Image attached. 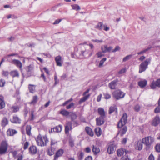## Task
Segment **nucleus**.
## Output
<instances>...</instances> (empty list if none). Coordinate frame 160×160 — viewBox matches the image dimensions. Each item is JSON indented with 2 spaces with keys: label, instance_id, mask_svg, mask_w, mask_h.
I'll return each mask as SVG.
<instances>
[{
  "label": "nucleus",
  "instance_id": "nucleus-43",
  "mask_svg": "<svg viewBox=\"0 0 160 160\" xmlns=\"http://www.w3.org/2000/svg\"><path fill=\"white\" fill-rule=\"evenodd\" d=\"M33 69V67L32 65H30L27 67L26 68V70L28 72H30Z\"/></svg>",
  "mask_w": 160,
  "mask_h": 160
},
{
  "label": "nucleus",
  "instance_id": "nucleus-48",
  "mask_svg": "<svg viewBox=\"0 0 160 160\" xmlns=\"http://www.w3.org/2000/svg\"><path fill=\"white\" fill-rule=\"evenodd\" d=\"M84 157V153L82 152H80L78 156V158L79 160H82Z\"/></svg>",
  "mask_w": 160,
  "mask_h": 160
},
{
  "label": "nucleus",
  "instance_id": "nucleus-10",
  "mask_svg": "<svg viewBox=\"0 0 160 160\" xmlns=\"http://www.w3.org/2000/svg\"><path fill=\"white\" fill-rule=\"evenodd\" d=\"M64 152L63 150L62 149L58 150L54 156V160H57L58 157L62 156Z\"/></svg>",
  "mask_w": 160,
  "mask_h": 160
},
{
  "label": "nucleus",
  "instance_id": "nucleus-27",
  "mask_svg": "<svg viewBox=\"0 0 160 160\" xmlns=\"http://www.w3.org/2000/svg\"><path fill=\"white\" fill-rule=\"evenodd\" d=\"M85 130L87 133L91 136L93 135V132L91 129L89 127H87L85 128Z\"/></svg>",
  "mask_w": 160,
  "mask_h": 160
},
{
  "label": "nucleus",
  "instance_id": "nucleus-54",
  "mask_svg": "<svg viewBox=\"0 0 160 160\" xmlns=\"http://www.w3.org/2000/svg\"><path fill=\"white\" fill-rule=\"evenodd\" d=\"M29 146V142H26L23 144V149L24 150L27 149Z\"/></svg>",
  "mask_w": 160,
  "mask_h": 160
},
{
  "label": "nucleus",
  "instance_id": "nucleus-26",
  "mask_svg": "<svg viewBox=\"0 0 160 160\" xmlns=\"http://www.w3.org/2000/svg\"><path fill=\"white\" fill-rule=\"evenodd\" d=\"M95 132L97 136H99L102 133V130L99 127L96 128L95 129Z\"/></svg>",
  "mask_w": 160,
  "mask_h": 160
},
{
  "label": "nucleus",
  "instance_id": "nucleus-9",
  "mask_svg": "<svg viewBox=\"0 0 160 160\" xmlns=\"http://www.w3.org/2000/svg\"><path fill=\"white\" fill-rule=\"evenodd\" d=\"M11 63L19 68L21 71L22 70V64L20 61L16 59H13L12 60Z\"/></svg>",
  "mask_w": 160,
  "mask_h": 160
},
{
  "label": "nucleus",
  "instance_id": "nucleus-41",
  "mask_svg": "<svg viewBox=\"0 0 160 160\" xmlns=\"http://www.w3.org/2000/svg\"><path fill=\"white\" fill-rule=\"evenodd\" d=\"M155 149L156 151L157 152H160V143H157L155 147Z\"/></svg>",
  "mask_w": 160,
  "mask_h": 160
},
{
  "label": "nucleus",
  "instance_id": "nucleus-30",
  "mask_svg": "<svg viewBox=\"0 0 160 160\" xmlns=\"http://www.w3.org/2000/svg\"><path fill=\"white\" fill-rule=\"evenodd\" d=\"M124 149L121 148L118 149L117 151V155L118 157H121L124 154Z\"/></svg>",
  "mask_w": 160,
  "mask_h": 160
},
{
  "label": "nucleus",
  "instance_id": "nucleus-1",
  "mask_svg": "<svg viewBox=\"0 0 160 160\" xmlns=\"http://www.w3.org/2000/svg\"><path fill=\"white\" fill-rule=\"evenodd\" d=\"M154 141V138L151 136L146 137L142 138V143L145 146V148L146 150H148L150 149L152 144Z\"/></svg>",
  "mask_w": 160,
  "mask_h": 160
},
{
  "label": "nucleus",
  "instance_id": "nucleus-61",
  "mask_svg": "<svg viewBox=\"0 0 160 160\" xmlns=\"http://www.w3.org/2000/svg\"><path fill=\"white\" fill-rule=\"evenodd\" d=\"M126 69L124 68L121 69L120 71L118 72V73L119 74H122L126 72Z\"/></svg>",
  "mask_w": 160,
  "mask_h": 160
},
{
  "label": "nucleus",
  "instance_id": "nucleus-23",
  "mask_svg": "<svg viewBox=\"0 0 160 160\" xmlns=\"http://www.w3.org/2000/svg\"><path fill=\"white\" fill-rule=\"evenodd\" d=\"M118 82L117 80H114L110 83L108 85L109 87L112 89H115L116 84Z\"/></svg>",
  "mask_w": 160,
  "mask_h": 160
},
{
  "label": "nucleus",
  "instance_id": "nucleus-34",
  "mask_svg": "<svg viewBox=\"0 0 160 160\" xmlns=\"http://www.w3.org/2000/svg\"><path fill=\"white\" fill-rule=\"evenodd\" d=\"M19 107L17 105L13 106L11 108V110L13 112H16L19 111Z\"/></svg>",
  "mask_w": 160,
  "mask_h": 160
},
{
  "label": "nucleus",
  "instance_id": "nucleus-45",
  "mask_svg": "<svg viewBox=\"0 0 160 160\" xmlns=\"http://www.w3.org/2000/svg\"><path fill=\"white\" fill-rule=\"evenodd\" d=\"M54 153L53 150L52 148L48 149V154L50 156L53 155Z\"/></svg>",
  "mask_w": 160,
  "mask_h": 160
},
{
  "label": "nucleus",
  "instance_id": "nucleus-19",
  "mask_svg": "<svg viewBox=\"0 0 160 160\" xmlns=\"http://www.w3.org/2000/svg\"><path fill=\"white\" fill-rule=\"evenodd\" d=\"M29 150V153L31 154H34L37 152V148L34 146H30Z\"/></svg>",
  "mask_w": 160,
  "mask_h": 160
},
{
  "label": "nucleus",
  "instance_id": "nucleus-4",
  "mask_svg": "<svg viewBox=\"0 0 160 160\" xmlns=\"http://www.w3.org/2000/svg\"><path fill=\"white\" fill-rule=\"evenodd\" d=\"M8 147V144L5 141H3L0 145V154H5L7 152Z\"/></svg>",
  "mask_w": 160,
  "mask_h": 160
},
{
  "label": "nucleus",
  "instance_id": "nucleus-15",
  "mask_svg": "<svg viewBox=\"0 0 160 160\" xmlns=\"http://www.w3.org/2000/svg\"><path fill=\"white\" fill-rule=\"evenodd\" d=\"M160 122V118L158 116H156L153 119L152 122V125L154 126H157Z\"/></svg>",
  "mask_w": 160,
  "mask_h": 160
},
{
  "label": "nucleus",
  "instance_id": "nucleus-31",
  "mask_svg": "<svg viewBox=\"0 0 160 160\" xmlns=\"http://www.w3.org/2000/svg\"><path fill=\"white\" fill-rule=\"evenodd\" d=\"M10 75L13 77H18L19 74L18 72L16 70H13L10 72Z\"/></svg>",
  "mask_w": 160,
  "mask_h": 160
},
{
  "label": "nucleus",
  "instance_id": "nucleus-53",
  "mask_svg": "<svg viewBox=\"0 0 160 160\" xmlns=\"http://www.w3.org/2000/svg\"><path fill=\"white\" fill-rule=\"evenodd\" d=\"M69 145L72 147L74 146V141L72 139H70L69 140Z\"/></svg>",
  "mask_w": 160,
  "mask_h": 160
},
{
  "label": "nucleus",
  "instance_id": "nucleus-44",
  "mask_svg": "<svg viewBox=\"0 0 160 160\" xmlns=\"http://www.w3.org/2000/svg\"><path fill=\"white\" fill-rule=\"evenodd\" d=\"M11 153L12 154L13 157L14 158H16L18 157L17 155L18 152L16 150L12 151L11 152Z\"/></svg>",
  "mask_w": 160,
  "mask_h": 160
},
{
  "label": "nucleus",
  "instance_id": "nucleus-63",
  "mask_svg": "<svg viewBox=\"0 0 160 160\" xmlns=\"http://www.w3.org/2000/svg\"><path fill=\"white\" fill-rule=\"evenodd\" d=\"M102 97V94H100L98 96V97H97V101L98 102H100L101 100Z\"/></svg>",
  "mask_w": 160,
  "mask_h": 160
},
{
  "label": "nucleus",
  "instance_id": "nucleus-60",
  "mask_svg": "<svg viewBox=\"0 0 160 160\" xmlns=\"http://www.w3.org/2000/svg\"><path fill=\"white\" fill-rule=\"evenodd\" d=\"M120 50V47L117 46H116L115 48L112 50V52H115L117 51H118Z\"/></svg>",
  "mask_w": 160,
  "mask_h": 160
},
{
  "label": "nucleus",
  "instance_id": "nucleus-25",
  "mask_svg": "<svg viewBox=\"0 0 160 160\" xmlns=\"http://www.w3.org/2000/svg\"><path fill=\"white\" fill-rule=\"evenodd\" d=\"M115 111L116 113L117 112V109L115 105H113L110 107L109 108V113L111 114L114 112Z\"/></svg>",
  "mask_w": 160,
  "mask_h": 160
},
{
  "label": "nucleus",
  "instance_id": "nucleus-7",
  "mask_svg": "<svg viewBox=\"0 0 160 160\" xmlns=\"http://www.w3.org/2000/svg\"><path fill=\"white\" fill-rule=\"evenodd\" d=\"M72 129V124L70 122H67L65 126V132L67 135L69 134V131Z\"/></svg>",
  "mask_w": 160,
  "mask_h": 160
},
{
  "label": "nucleus",
  "instance_id": "nucleus-16",
  "mask_svg": "<svg viewBox=\"0 0 160 160\" xmlns=\"http://www.w3.org/2000/svg\"><path fill=\"white\" fill-rule=\"evenodd\" d=\"M55 60L57 66L60 67L62 66V57L60 56L59 55L56 57L55 58Z\"/></svg>",
  "mask_w": 160,
  "mask_h": 160
},
{
  "label": "nucleus",
  "instance_id": "nucleus-5",
  "mask_svg": "<svg viewBox=\"0 0 160 160\" xmlns=\"http://www.w3.org/2000/svg\"><path fill=\"white\" fill-rule=\"evenodd\" d=\"M113 97L117 100L123 98L124 97L125 93L120 90L115 91L112 93Z\"/></svg>",
  "mask_w": 160,
  "mask_h": 160
},
{
  "label": "nucleus",
  "instance_id": "nucleus-59",
  "mask_svg": "<svg viewBox=\"0 0 160 160\" xmlns=\"http://www.w3.org/2000/svg\"><path fill=\"white\" fill-rule=\"evenodd\" d=\"M148 159V160H154V157L152 153L150 154Z\"/></svg>",
  "mask_w": 160,
  "mask_h": 160
},
{
  "label": "nucleus",
  "instance_id": "nucleus-50",
  "mask_svg": "<svg viewBox=\"0 0 160 160\" xmlns=\"http://www.w3.org/2000/svg\"><path fill=\"white\" fill-rule=\"evenodd\" d=\"M70 115L72 120H73L77 118L76 115L74 113H70Z\"/></svg>",
  "mask_w": 160,
  "mask_h": 160
},
{
  "label": "nucleus",
  "instance_id": "nucleus-24",
  "mask_svg": "<svg viewBox=\"0 0 160 160\" xmlns=\"http://www.w3.org/2000/svg\"><path fill=\"white\" fill-rule=\"evenodd\" d=\"M21 120L17 116L13 117V118L11 120V121L15 123H21Z\"/></svg>",
  "mask_w": 160,
  "mask_h": 160
},
{
  "label": "nucleus",
  "instance_id": "nucleus-64",
  "mask_svg": "<svg viewBox=\"0 0 160 160\" xmlns=\"http://www.w3.org/2000/svg\"><path fill=\"white\" fill-rule=\"evenodd\" d=\"M18 160H22L23 158L22 154L18 155Z\"/></svg>",
  "mask_w": 160,
  "mask_h": 160
},
{
  "label": "nucleus",
  "instance_id": "nucleus-46",
  "mask_svg": "<svg viewBox=\"0 0 160 160\" xmlns=\"http://www.w3.org/2000/svg\"><path fill=\"white\" fill-rule=\"evenodd\" d=\"M106 59H107L106 58H104L100 61L99 65V67H100L102 66L104 62L106 61Z\"/></svg>",
  "mask_w": 160,
  "mask_h": 160
},
{
  "label": "nucleus",
  "instance_id": "nucleus-32",
  "mask_svg": "<svg viewBox=\"0 0 160 160\" xmlns=\"http://www.w3.org/2000/svg\"><path fill=\"white\" fill-rule=\"evenodd\" d=\"M60 114H62L63 116H67L68 115H70V112L67 111L66 110L64 109V110H61L60 112Z\"/></svg>",
  "mask_w": 160,
  "mask_h": 160
},
{
  "label": "nucleus",
  "instance_id": "nucleus-28",
  "mask_svg": "<svg viewBox=\"0 0 160 160\" xmlns=\"http://www.w3.org/2000/svg\"><path fill=\"white\" fill-rule=\"evenodd\" d=\"M90 95L89 94L87 95L86 96H84L79 101V103L81 104L83 102L87 100L89 97Z\"/></svg>",
  "mask_w": 160,
  "mask_h": 160
},
{
  "label": "nucleus",
  "instance_id": "nucleus-11",
  "mask_svg": "<svg viewBox=\"0 0 160 160\" xmlns=\"http://www.w3.org/2000/svg\"><path fill=\"white\" fill-rule=\"evenodd\" d=\"M62 128V125H59L56 126L55 127L52 128L51 129L50 132H59L61 131Z\"/></svg>",
  "mask_w": 160,
  "mask_h": 160
},
{
  "label": "nucleus",
  "instance_id": "nucleus-51",
  "mask_svg": "<svg viewBox=\"0 0 160 160\" xmlns=\"http://www.w3.org/2000/svg\"><path fill=\"white\" fill-rule=\"evenodd\" d=\"M2 74L3 76L7 77L9 74V72L8 71L3 70L2 72Z\"/></svg>",
  "mask_w": 160,
  "mask_h": 160
},
{
  "label": "nucleus",
  "instance_id": "nucleus-29",
  "mask_svg": "<svg viewBox=\"0 0 160 160\" xmlns=\"http://www.w3.org/2000/svg\"><path fill=\"white\" fill-rule=\"evenodd\" d=\"M147 84V81L144 80L142 81H140L138 82V85L141 88H143Z\"/></svg>",
  "mask_w": 160,
  "mask_h": 160
},
{
  "label": "nucleus",
  "instance_id": "nucleus-40",
  "mask_svg": "<svg viewBox=\"0 0 160 160\" xmlns=\"http://www.w3.org/2000/svg\"><path fill=\"white\" fill-rule=\"evenodd\" d=\"M72 9L76 11H78L80 9V7L78 4H75L71 5Z\"/></svg>",
  "mask_w": 160,
  "mask_h": 160
},
{
  "label": "nucleus",
  "instance_id": "nucleus-8",
  "mask_svg": "<svg viewBox=\"0 0 160 160\" xmlns=\"http://www.w3.org/2000/svg\"><path fill=\"white\" fill-rule=\"evenodd\" d=\"M115 146L114 144H110L108 145L107 148V152L109 154L113 153L115 150Z\"/></svg>",
  "mask_w": 160,
  "mask_h": 160
},
{
  "label": "nucleus",
  "instance_id": "nucleus-12",
  "mask_svg": "<svg viewBox=\"0 0 160 160\" xmlns=\"http://www.w3.org/2000/svg\"><path fill=\"white\" fill-rule=\"evenodd\" d=\"M93 51L85 50L81 51V54L83 56L90 57L93 54Z\"/></svg>",
  "mask_w": 160,
  "mask_h": 160
},
{
  "label": "nucleus",
  "instance_id": "nucleus-3",
  "mask_svg": "<svg viewBox=\"0 0 160 160\" xmlns=\"http://www.w3.org/2000/svg\"><path fill=\"white\" fill-rule=\"evenodd\" d=\"M151 59H147L144 61L142 62L140 64L139 67V73L144 72L148 68V65L150 63Z\"/></svg>",
  "mask_w": 160,
  "mask_h": 160
},
{
  "label": "nucleus",
  "instance_id": "nucleus-38",
  "mask_svg": "<svg viewBox=\"0 0 160 160\" xmlns=\"http://www.w3.org/2000/svg\"><path fill=\"white\" fill-rule=\"evenodd\" d=\"M31 127L30 125H27L26 127V131L27 135L29 136L31 135Z\"/></svg>",
  "mask_w": 160,
  "mask_h": 160
},
{
  "label": "nucleus",
  "instance_id": "nucleus-13",
  "mask_svg": "<svg viewBox=\"0 0 160 160\" xmlns=\"http://www.w3.org/2000/svg\"><path fill=\"white\" fill-rule=\"evenodd\" d=\"M151 88L154 89L157 87L160 88V79H158L156 82H153L150 85Z\"/></svg>",
  "mask_w": 160,
  "mask_h": 160
},
{
  "label": "nucleus",
  "instance_id": "nucleus-36",
  "mask_svg": "<svg viewBox=\"0 0 160 160\" xmlns=\"http://www.w3.org/2000/svg\"><path fill=\"white\" fill-rule=\"evenodd\" d=\"M127 128L126 126H124L123 128L121 129L119 131V133L121 136L125 134L127 131Z\"/></svg>",
  "mask_w": 160,
  "mask_h": 160
},
{
  "label": "nucleus",
  "instance_id": "nucleus-35",
  "mask_svg": "<svg viewBox=\"0 0 160 160\" xmlns=\"http://www.w3.org/2000/svg\"><path fill=\"white\" fill-rule=\"evenodd\" d=\"M28 88L30 92L33 93L35 92V88L34 85L29 84L28 86Z\"/></svg>",
  "mask_w": 160,
  "mask_h": 160
},
{
  "label": "nucleus",
  "instance_id": "nucleus-37",
  "mask_svg": "<svg viewBox=\"0 0 160 160\" xmlns=\"http://www.w3.org/2000/svg\"><path fill=\"white\" fill-rule=\"evenodd\" d=\"M8 119L6 118H4L2 121V125L3 127H4L8 124Z\"/></svg>",
  "mask_w": 160,
  "mask_h": 160
},
{
  "label": "nucleus",
  "instance_id": "nucleus-57",
  "mask_svg": "<svg viewBox=\"0 0 160 160\" xmlns=\"http://www.w3.org/2000/svg\"><path fill=\"white\" fill-rule=\"evenodd\" d=\"M74 105V103H70L66 107V108L67 109H70L72 108V107H73Z\"/></svg>",
  "mask_w": 160,
  "mask_h": 160
},
{
  "label": "nucleus",
  "instance_id": "nucleus-17",
  "mask_svg": "<svg viewBox=\"0 0 160 160\" xmlns=\"http://www.w3.org/2000/svg\"><path fill=\"white\" fill-rule=\"evenodd\" d=\"M98 112L101 118H105L106 117L104 109L101 108H99L98 109Z\"/></svg>",
  "mask_w": 160,
  "mask_h": 160
},
{
  "label": "nucleus",
  "instance_id": "nucleus-52",
  "mask_svg": "<svg viewBox=\"0 0 160 160\" xmlns=\"http://www.w3.org/2000/svg\"><path fill=\"white\" fill-rule=\"evenodd\" d=\"M103 95L105 99H109L111 98V95L108 93H104Z\"/></svg>",
  "mask_w": 160,
  "mask_h": 160
},
{
  "label": "nucleus",
  "instance_id": "nucleus-20",
  "mask_svg": "<svg viewBox=\"0 0 160 160\" xmlns=\"http://www.w3.org/2000/svg\"><path fill=\"white\" fill-rule=\"evenodd\" d=\"M92 151L94 155H97L100 151L99 148L96 146L93 145L92 146Z\"/></svg>",
  "mask_w": 160,
  "mask_h": 160
},
{
  "label": "nucleus",
  "instance_id": "nucleus-18",
  "mask_svg": "<svg viewBox=\"0 0 160 160\" xmlns=\"http://www.w3.org/2000/svg\"><path fill=\"white\" fill-rule=\"evenodd\" d=\"M136 148L139 150H141L142 148V141L138 140L136 142Z\"/></svg>",
  "mask_w": 160,
  "mask_h": 160
},
{
  "label": "nucleus",
  "instance_id": "nucleus-33",
  "mask_svg": "<svg viewBox=\"0 0 160 160\" xmlns=\"http://www.w3.org/2000/svg\"><path fill=\"white\" fill-rule=\"evenodd\" d=\"M5 106V103L3 97L0 98V109L3 108Z\"/></svg>",
  "mask_w": 160,
  "mask_h": 160
},
{
  "label": "nucleus",
  "instance_id": "nucleus-58",
  "mask_svg": "<svg viewBox=\"0 0 160 160\" xmlns=\"http://www.w3.org/2000/svg\"><path fill=\"white\" fill-rule=\"evenodd\" d=\"M92 41L93 42L97 43H102L103 42V41L102 40H98L97 39H92Z\"/></svg>",
  "mask_w": 160,
  "mask_h": 160
},
{
  "label": "nucleus",
  "instance_id": "nucleus-56",
  "mask_svg": "<svg viewBox=\"0 0 160 160\" xmlns=\"http://www.w3.org/2000/svg\"><path fill=\"white\" fill-rule=\"evenodd\" d=\"M140 109V107L138 105H136L134 107V109L135 111L138 112L139 111Z\"/></svg>",
  "mask_w": 160,
  "mask_h": 160
},
{
  "label": "nucleus",
  "instance_id": "nucleus-42",
  "mask_svg": "<svg viewBox=\"0 0 160 160\" xmlns=\"http://www.w3.org/2000/svg\"><path fill=\"white\" fill-rule=\"evenodd\" d=\"M38 97L36 96H34L33 97L32 101L30 102V104H34L36 103L37 101Z\"/></svg>",
  "mask_w": 160,
  "mask_h": 160
},
{
  "label": "nucleus",
  "instance_id": "nucleus-6",
  "mask_svg": "<svg viewBox=\"0 0 160 160\" xmlns=\"http://www.w3.org/2000/svg\"><path fill=\"white\" fill-rule=\"evenodd\" d=\"M128 116L126 113H124L118 123V127L119 128H122L123 126L125 125L127 121Z\"/></svg>",
  "mask_w": 160,
  "mask_h": 160
},
{
  "label": "nucleus",
  "instance_id": "nucleus-47",
  "mask_svg": "<svg viewBox=\"0 0 160 160\" xmlns=\"http://www.w3.org/2000/svg\"><path fill=\"white\" fill-rule=\"evenodd\" d=\"M132 56V55H129L125 57L123 59V62H125L130 59Z\"/></svg>",
  "mask_w": 160,
  "mask_h": 160
},
{
  "label": "nucleus",
  "instance_id": "nucleus-49",
  "mask_svg": "<svg viewBox=\"0 0 160 160\" xmlns=\"http://www.w3.org/2000/svg\"><path fill=\"white\" fill-rule=\"evenodd\" d=\"M102 22H100L96 26L95 28L101 30L102 29Z\"/></svg>",
  "mask_w": 160,
  "mask_h": 160
},
{
  "label": "nucleus",
  "instance_id": "nucleus-55",
  "mask_svg": "<svg viewBox=\"0 0 160 160\" xmlns=\"http://www.w3.org/2000/svg\"><path fill=\"white\" fill-rule=\"evenodd\" d=\"M5 83V82L4 80L2 79H0V87H3Z\"/></svg>",
  "mask_w": 160,
  "mask_h": 160
},
{
  "label": "nucleus",
  "instance_id": "nucleus-14",
  "mask_svg": "<svg viewBox=\"0 0 160 160\" xmlns=\"http://www.w3.org/2000/svg\"><path fill=\"white\" fill-rule=\"evenodd\" d=\"M112 47H108L107 45H104L101 47L102 52L104 53L109 52L112 50Z\"/></svg>",
  "mask_w": 160,
  "mask_h": 160
},
{
  "label": "nucleus",
  "instance_id": "nucleus-22",
  "mask_svg": "<svg viewBox=\"0 0 160 160\" xmlns=\"http://www.w3.org/2000/svg\"><path fill=\"white\" fill-rule=\"evenodd\" d=\"M105 118H101V117H100L98 118H96L97 124L99 126L103 124L104 122V119Z\"/></svg>",
  "mask_w": 160,
  "mask_h": 160
},
{
  "label": "nucleus",
  "instance_id": "nucleus-62",
  "mask_svg": "<svg viewBox=\"0 0 160 160\" xmlns=\"http://www.w3.org/2000/svg\"><path fill=\"white\" fill-rule=\"evenodd\" d=\"M120 160H130L128 158V155H127L125 157H123Z\"/></svg>",
  "mask_w": 160,
  "mask_h": 160
},
{
  "label": "nucleus",
  "instance_id": "nucleus-21",
  "mask_svg": "<svg viewBox=\"0 0 160 160\" xmlns=\"http://www.w3.org/2000/svg\"><path fill=\"white\" fill-rule=\"evenodd\" d=\"M17 133V131L14 129H8L7 131V134L8 136H13Z\"/></svg>",
  "mask_w": 160,
  "mask_h": 160
},
{
  "label": "nucleus",
  "instance_id": "nucleus-39",
  "mask_svg": "<svg viewBox=\"0 0 160 160\" xmlns=\"http://www.w3.org/2000/svg\"><path fill=\"white\" fill-rule=\"evenodd\" d=\"M151 48V47H148L147 48L144 49L141 51L138 52L137 54H138V55L143 54L144 53H145L147 51H148L149 50H150Z\"/></svg>",
  "mask_w": 160,
  "mask_h": 160
},
{
  "label": "nucleus",
  "instance_id": "nucleus-2",
  "mask_svg": "<svg viewBox=\"0 0 160 160\" xmlns=\"http://www.w3.org/2000/svg\"><path fill=\"white\" fill-rule=\"evenodd\" d=\"M37 145L40 146H44L46 145L47 143L48 142V140L46 136L42 137L39 135L36 139Z\"/></svg>",
  "mask_w": 160,
  "mask_h": 160
}]
</instances>
